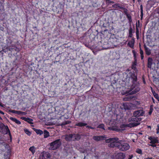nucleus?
Listing matches in <instances>:
<instances>
[{"mask_svg":"<svg viewBox=\"0 0 159 159\" xmlns=\"http://www.w3.org/2000/svg\"><path fill=\"white\" fill-rule=\"evenodd\" d=\"M61 125L62 126L66 125L65 121L63 122L61 124Z\"/></svg>","mask_w":159,"mask_h":159,"instance_id":"47","label":"nucleus"},{"mask_svg":"<svg viewBox=\"0 0 159 159\" xmlns=\"http://www.w3.org/2000/svg\"><path fill=\"white\" fill-rule=\"evenodd\" d=\"M93 138L94 140L98 141L106 139V137L103 136H94Z\"/></svg>","mask_w":159,"mask_h":159,"instance_id":"7","label":"nucleus"},{"mask_svg":"<svg viewBox=\"0 0 159 159\" xmlns=\"http://www.w3.org/2000/svg\"><path fill=\"white\" fill-rule=\"evenodd\" d=\"M134 104L135 105H138L140 104V103L139 102L135 101L134 102Z\"/></svg>","mask_w":159,"mask_h":159,"instance_id":"40","label":"nucleus"},{"mask_svg":"<svg viewBox=\"0 0 159 159\" xmlns=\"http://www.w3.org/2000/svg\"><path fill=\"white\" fill-rule=\"evenodd\" d=\"M139 29H138V26H137V25L136 26V34L137 37V38H138V36L139 35Z\"/></svg>","mask_w":159,"mask_h":159,"instance_id":"33","label":"nucleus"},{"mask_svg":"<svg viewBox=\"0 0 159 159\" xmlns=\"http://www.w3.org/2000/svg\"><path fill=\"white\" fill-rule=\"evenodd\" d=\"M143 16V13H141L140 17L141 19H142Z\"/></svg>","mask_w":159,"mask_h":159,"instance_id":"50","label":"nucleus"},{"mask_svg":"<svg viewBox=\"0 0 159 159\" xmlns=\"http://www.w3.org/2000/svg\"><path fill=\"white\" fill-rule=\"evenodd\" d=\"M131 78L133 80V82L134 83L137 80V75L134 74H133L131 75Z\"/></svg>","mask_w":159,"mask_h":159,"instance_id":"14","label":"nucleus"},{"mask_svg":"<svg viewBox=\"0 0 159 159\" xmlns=\"http://www.w3.org/2000/svg\"><path fill=\"white\" fill-rule=\"evenodd\" d=\"M154 139V138H153L152 137H149V138H148V139H149L151 141H152V140H153V139Z\"/></svg>","mask_w":159,"mask_h":159,"instance_id":"49","label":"nucleus"},{"mask_svg":"<svg viewBox=\"0 0 159 159\" xmlns=\"http://www.w3.org/2000/svg\"><path fill=\"white\" fill-rule=\"evenodd\" d=\"M140 46V53L141 55V58L142 59H143V51L141 49V48H140V45H139Z\"/></svg>","mask_w":159,"mask_h":159,"instance_id":"24","label":"nucleus"},{"mask_svg":"<svg viewBox=\"0 0 159 159\" xmlns=\"http://www.w3.org/2000/svg\"><path fill=\"white\" fill-rule=\"evenodd\" d=\"M146 159H150V158H147Z\"/></svg>","mask_w":159,"mask_h":159,"instance_id":"61","label":"nucleus"},{"mask_svg":"<svg viewBox=\"0 0 159 159\" xmlns=\"http://www.w3.org/2000/svg\"><path fill=\"white\" fill-rule=\"evenodd\" d=\"M26 114L25 113V112H22L20 111V115H25Z\"/></svg>","mask_w":159,"mask_h":159,"instance_id":"46","label":"nucleus"},{"mask_svg":"<svg viewBox=\"0 0 159 159\" xmlns=\"http://www.w3.org/2000/svg\"><path fill=\"white\" fill-rule=\"evenodd\" d=\"M24 131L25 133H26L27 135L29 136L30 135L31 133L30 132L28 129H24Z\"/></svg>","mask_w":159,"mask_h":159,"instance_id":"30","label":"nucleus"},{"mask_svg":"<svg viewBox=\"0 0 159 159\" xmlns=\"http://www.w3.org/2000/svg\"><path fill=\"white\" fill-rule=\"evenodd\" d=\"M137 61L135 60L134 62L133 63L132 65V69H134L135 68L136 66V65Z\"/></svg>","mask_w":159,"mask_h":159,"instance_id":"27","label":"nucleus"},{"mask_svg":"<svg viewBox=\"0 0 159 159\" xmlns=\"http://www.w3.org/2000/svg\"><path fill=\"white\" fill-rule=\"evenodd\" d=\"M26 121L30 123L31 121H33V120L31 119L28 118L27 119Z\"/></svg>","mask_w":159,"mask_h":159,"instance_id":"39","label":"nucleus"},{"mask_svg":"<svg viewBox=\"0 0 159 159\" xmlns=\"http://www.w3.org/2000/svg\"><path fill=\"white\" fill-rule=\"evenodd\" d=\"M133 155H129V158H128V159H133Z\"/></svg>","mask_w":159,"mask_h":159,"instance_id":"42","label":"nucleus"},{"mask_svg":"<svg viewBox=\"0 0 159 159\" xmlns=\"http://www.w3.org/2000/svg\"><path fill=\"white\" fill-rule=\"evenodd\" d=\"M130 47H132L134 46V43L132 41L129 42L128 44Z\"/></svg>","mask_w":159,"mask_h":159,"instance_id":"31","label":"nucleus"},{"mask_svg":"<svg viewBox=\"0 0 159 159\" xmlns=\"http://www.w3.org/2000/svg\"><path fill=\"white\" fill-rule=\"evenodd\" d=\"M0 106L3 107V106L2 105V103L1 102H0Z\"/></svg>","mask_w":159,"mask_h":159,"instance_id":"55","label":"nucleus"},{"mask_svg":"<svg viewBox=\"0 0 159 159\" xmlns=\"http://www.w3.org/2000/svg\"><path fill=\"white\" fill-rule=\"evenodd\" d=\"M15 48V47L12 46V45H11V46H8L7 47H6V49L7 50H9V51H11L12 50H13V49H14Z\"/></svg>","mask_w":159,"mask_h":159,"instance_id":"18","label":"nucleus"},{"mask_svg":"<svg viewBox=\"0 0 159 159\" xmlns=\"http://www.w3.org/2000/svg\"><path fill=\"white\" fill-rule=\"evenodd\" d=\"M152 58L149 57L148 59V67L151 68L152 64Z\"/></svg>","mask_w":159,"mask_h":159,"instance_id":"12","label":"nucleus"},{"mask_svg":"<svg viewBox=\"0 0 159 159\" xmlns=\"http://www.w3.org/2000/svg\"><path fill=\"white\" fill-rule=\"evenodd\" d=\"M132 29L131 27H130L129 30V34H132Z\"/></svg>","mask_w":159,"mask_h":159,"instance_id":"41","label":"nucleus"},{"mask_svg":"<svg viewBox=\"0 0 159 159\" xmlns=\"http://www.w3.org/2000/svg\"><path fill=\"white\" fill-rule=\"evenodd\" d=\"M11 112L17 114L19 115L20 114V111H16L13 110L11 111Z\"/></svg>","mask_w":159,"mask_h":159,"instance_id":"29","label":"nucleus"},{"mask_svg":"<svg viewBox=\"0 0 159 159\" xmlns=\"http://www.w3.org/2000/svg\"><path fill=\"white\" fill-rule=\"evenodd\" d=\"M157 127H158V128L157 129V133H158V130H159V125H157Z\"/></svg>","mask_w":159,"mask_h":159,"instance_id":"52","label":"nucleus"},{"mask_svg":"<svg viewBox=\"0 0 159 159\" xmlns=\"http://www.w3.org/2000/svg\"><path fill=\"white\" fill-rule=\"evenodd\" d=\"M118 140V138H111L106 139L105 142L107 143H110L108 145L109 147L111 148L116 147L119 149L120 145V140L117 142Z\"/></svg>","mask_w":159,"mask_h":159,"instance_id":"1","label":"nucleus"},{"mask_svg":"<svg viewBox=\"0 0 159 159\" xmlns=\"http://www.w3.org/2000/svg\"><path fill=\"white\" fill-rule=\"evenodd\" d=\"M154 144H149V145L150 146H151L152 147H156V145H155Z\"/></svg>","mask_w":159,"mask_h":159,"instance_id":"45","label":"nucleus"},{"mask_svg":"<svg viewBox=\"0 0 159 159\" xmlns=\"http://www.w3.org/2000/svg\"><path fill=\"white\" fill-rule=\"evenodd\" d=\"M148 127H150V126H149Z\"/></svg>","mask_w":159,"mask_h":159,"instance_id":"62","label":"nucleus"},{"mask_svg":"<svg viewBox=\"0 0 159 159\" xmlns=\"http://www.w3.org/2000/svg\"><path fill=\"white\" fill-rule=\"evenodd\" d=\"M0 119H2V118H1V117L0 116Z\"/></svg>","mask_w":159,"mask_h":159,"instance_id":"58","label":"nucleus"},{"mask_svg":"<svg viewBox=\"0 0 159 159\" xmlns=\"http://www.w3.org/2000/svg\"><path fill=\"white\" fill-rule=\"evenodd\" d=\"M108 129H109L111 130H115L116 131L122 132V131H123L125 130V129H118L116 127H108Z\"/></svg>","mask_w":159,"mask_h":159,"instance_id":"10","label":"nucleus"},{"mask_svg":"<svg viewBox=\"0 0 159 159\" xmlns=\"http://www.w3.org/2000/svg\"><path fill=\"white\" fill-rule=\"evenodd\" d=\"M107 1L108 2L110 3L113 4V3H114V2L111 1H110V0H107Z\"/></svg>","mask_w":159,"mask_h":159,"instance_id":"43","label":"nucleus"},{"mask_svg":"<svg viewBox=\"0 0 159 159\" xmlns=\"http://www.w3.org/2000/svg\"><path fill=\"white\" fill-rule=\"evenodd\" d=\"M44 135V138H46L48 137L49 136V133L46 130H45L44 131V132H43Z\"/></svg>","mask_w":159,"mask_h":159,"instance_id":"21","label":"nucleus"},{"mask_svg":"<svg viewBox=\"0 0 159 159\" xmlns=\"http://www.w3.org/2000/svg\"><path fill=\"white\" fill-rule=\"evenodd\" d=\"M133 0V1L134 2V1H135V0Z\"/></svg>","mask_w":159,"mask_h":159,"instance_id":"59","label":"nucleus"},{"mask_svg":"<svg viewBox=\"0 0 159 159\" xmlns=\"http://www.w3.org/2000/svg\"><path fill=\"white\" fill-rule=\"evenodd\" d=\"M134 98V96H130L128 97H126L124 98L123 99L125 101H129L131 99Z\"/></svg>","mask_w":159,"mask_h":159,"instance_id":"17","label":"nucleus"},{"mask_svg":"<svg viewBox=\"0 0 159 159\" xmlns=\"http://www.w3.org/2000/svg\"><path fill=\"white\" fill-rule=\"evenodd\" d=\"M61 144L60 139H57L49 144L50 147L49 149L51 150H55L58 148Z\"/></svg>","mask_w":159,"mask_h":159,"instance_id":"3","label":"nucleus"},{"mask_svg":"<svg viewBox=\"0 0 159 159\" xmlns=\"http://www.w3.org/2000/svg\"><path fill=\"white\" fill-rule=\"evenodd\" d=\"M153 110V109L152 107V106H151L149 111V115H151V114Z\"/></svg>","mask_w":159,"mask_h":159,"instance_id":"37","label":"nucleus"},{"mask_svg":"<svg viewBox=\"0 0 159 159\" xmlns=\"http://www.w3.org/2000/svg\"><path fill=\"white\" fill-rule=\"evenodd\" d=\"M153 95L154 96V97L156 98H157L158 100V98H159V97L158 96V94H157L155 92H154V93L153 92Z\"/></svg>","mask_w":159,"mask_h":159,"instance_id":"32","label":"nucleus"},{"mask_svg":"<svg viewBox=\"0 0 159 159\" xmlns=\"http://www.w3.org/2000/svg\"><path fill=\"white\" fill-rule=\"evenodd\" d=\"M142 119L140 117L134 116L133 115L131 118L129 119V121L134 122L125 125V126L130 128L137 126L140 124V123L139 122Z\"/></svg>","mask_w":159,"mask_h":159,"instance_id":"2","label":"nucleus"},{"mask_svg":"<svg viewBox=\"0 0 159 159\" xmlns=\"http://www.w3.org/2000/svg\"><path fill=\"white\" fill-rule=\"evenodd\" d=\"M34 130L37 134H39L40 135L43 133V131L40 129H35Z\"/></svg>","mask_w":159,"mask_h":159,"instance_id":"22","label":"nucleus"},{"mask_svg":"<svg viewBox=\"0 0 159 159\" xmlns=\"http://www.w3.org/2000/svg\"><path fill=\"white\" fill-rule=\"evenodd\" d=\"M6 159H9V157L8 156H7L6 157Z\"/></svg>","mask_w":159,"mask_h":159,"instance_id":"54","label":"nucleus"},{"mask_svg":"<svg viewBox=\"0 0 159 159\" xmlns=\"http://www.w3.org/2000/svg\"><path fill=\"white\" fill-rule=\"evenodd\" d=\"M2 125L4 126V127H5V129H6V133H5L6 134H7L8 133H9V135L10 136H11V133H10V131L8 127L7 126H4L3 124H2Z\"/></svg>","mask_w":159,"mask_h":159,"instance_id":"19","label":"nucleus"},{"mask_svg":"<svg viewBox=\"0 0 159 159\" xmlns=\"http://www.w3.org/2000/svg\"><path fill=\"white\" fill-rule=\"evenodd\" d=\"M132 34H129V37H131L132 36Z\"/></svg>","mask_w":159,"mask_h":159,"instance_id":"51","label":"nucleus"},{"mask_svg":"<svg viewBox=\"0 0 159 159\" xmlns=\"http://www.w3.org/2000/svg\"><path fill=\"white\" fill-rule=\"evenodd\" d=\"M29 150L34 154L35 152V148L34 146H32L29 148Z\"/></svg>","mask_w":159,"mask_h":159,"instance_id":"20","label":"nucleus"},{"mask_svg":"<svg viewBox=\"0 0 159 159\" xmlns=\"http://www.w3.org/2000/svg\"><path fill=\"white\" fill-rule=\"evenodd\" d=\"M75 125L79 127H81L86 126L87 125V124L83 122H79L76 123Z\"/></svg>","mask_w":159,"mask_h":159,"instance_id":"13","label":"nucleus"},{"mask_svg":"<svg viewBox=\"0 0 159 159\" xmlns=\"http://www.w3.org/2000/svg\"><path fill=\"white\" fill-rule=\"evenodd\" d=\"M158 101L159 102V98H158Z\"/></svg>","mask_w":159,"mask_h":159,"instance_id":"60","label":"nucleus"},{"mask_svg":"<svg viewBox=\"0 0 159 159\" xmlns=\"http://www.w3.org/2000/svg\"><path fill=\"white\" fill-rule=\"evenodd\" d=\"M72 134L66 135V136L65 139L67 141H72Z\"/></svg>","mask_w":159,"mask_h":159,"instance_id":"11","label":"nucleus"},{"mask_svg":"<svg viewBox=\"0 0 159 159\" xmlns=\"http://www.w3.org/2000/svg\"><path fill=\"white\" fill-rule=\"evenodd\" d=\"M50 157V155L49 153L43 152L40 155L39 159H49Z\"/></svg>","mask_w":159,"mask_h":159,"instance_id":"6","label":"nucleus"},{"mask_svg":"<svg viewBox=\"0 0 159 159\" xmlns=\"http://www.w3.org/2000/svg\"><path fill=\"white\" fill-rule=\"evenodd\" d=\"M139 134H142V133H141L139 132Z\"/></svg>","mask_w":159,"mask_h":159,"instance_id":"57","label":"nucleus"},{"mask_svg":"<svg viewBox=\"0 0 159 159\" xmlns=\"http://www.w3.org/2000/svg\"><path fill=\"white\" fill-rule=\"evenodd\" d=\"M0 113L3 115H4V113L3 111H2L0 110Z\"/></svg>","mask_w":159,"mask_h":159,"instance_id":"53","label":"nucleus"},{"mask_svg":"<svg viewBox=\"0 0 159 159\" xmlns=\"http://www.w3.org/2000/svg\"><path fill=\"white\" fill-rule=\"evenodd\" d=\"M140 7L141 13H143V6L142 4L141 5Z\"/></svg>","mask_w":159,"mask_h":159,"instance_id":"38","label":"nucleus"},{"mask_svg":"<svg viewBox=\"0 0 159 159\" xmlns=\"http://www.w3.org/2000/svg\"><path fill=\"white\" fill-rule=\"evenodd\" d=\"M130 148L129 145L126 143L124 142L122 140H120V145L119 149L121 151H126Z\"/></svg>","mask_w":159,"mask_h":159,"instance_id":"4","label":"nucleus"},{"mask_svg":"<svg viewBox=\"0 0 159 159\" xmlns=\"http://www.w3.org/2000/svg\"><path fill=\"white\" fill-rule=\"evenodd\" d=\"M86 127L87 128H90L91 129H94V128L92 127L91 126H89V125H87V126L86 125Z\"/></svg>","mask_w":159,"mask_h":159,"instance_id":"44","label":"nucleus"},{"mask_svg":"<svg viewBox=\"0 0 159 159\" xmlns=\"http://www.w3.org/2000/svg\"><path fill=\"white\" fill-rule=\"evenodd\" d=\"M122 9L123 10L126 16L129 15L128 14L127 10L126 8L123 7L122 8Z\"/></svg>","mask_w":159,"mask_h":159,"instance_id":"28","label":"nucleus"},{"mask_svg":"<svg viewBox=\"0 0 159 159\" xmlns=\"http://www.w3.org/2000/svg\"><path fill=\"white\" fill-rule=\"evenodd\" d=\"M114 7L115 8H119L122 9V8H123V7H120V6L119 4H116L114 5Z\"/></svg>","mask_w":159,"mask_h":159,"instance_id":"25","label":"nucleus"},{"mask_svg":"<svg viewBox=\"0 0 159 159\" xmlns=\"http://www.w3.org/2000/svg\"><path fill=\"white\" fill-rule=\"evenodd\" d=\"M125 157V154L122 152L117 153L115 156V159H123Z\"/></svg>","mask_w":159,"mask_h":159,"instance_id":"8","label":"nucleus"},{"mask_svg":"<svg viewBox=\"0 0 159 159\" xmlns=\"http://www.w3.org/2000/svg\"><path fill=\"white\" fill-rule=\"evenodd\" d=\"M98 127L102 129H104V125L103 124H101V125H100L98 126Z\"/></svg>","mask_w":159,"mask_h":159,"instance_id":"35","label":"nucleus"},{"mask_svg":"<svg viewBox=\"0 0 159 159\" xmlns=\"http://www.w3.org/2000/svg\"><path fill=\"white\" fill-rule=\"evenodd\" d=\"M141 0H138V2H141Z\"/></svg>","mask_w":159,"mask_h":159,"instance_id":"56","label":"nucleus"},{"mask_svg":"<svg viewBox=\"0 0 159 159\" xmlns=\"http://www.w3.org/2000/svg\"><path fill=\"white\" fill-rule=\"evenodd\" d=\"M66 125L68 124H70V122L69 121H65Z\"/></svg>","mask_w":159,"mask_h":159,"instance_id":"48","label":"nucleus"},{"mask_svg":"<svg viewBox=\"0 0 159 159\" xmlns=\"http://www.w3.org/2000/svg\"><path fill=\"white\" fill-rule=\"evenodd\" d=\"M158 142V140L154 138L153 140L150 142V143H151L155 144V143H157Z\"/></svg>","mask_w":159,"mask_h":159,"instance_id":"23","label":"nucleus"},{"mask_svg":"<svg viewBox=\"0 0 159 159\" xmlns=\"http://www.w3.org/2000/svg\"><path fill=\"white\" fill-rule=\"evenodd\" d=\"M72 141L79 140L81 138L80 135L78 134H72Z\"/></svg>","mask_w":159,"mask_h":159,"instance_id":"9","label":"nucleus"},{"mask_svg":"<svg viewBox=\"0 0 159 159\" xmlns=\"http://www.w3.org/2000/svg\"><path fill=\"white\" fill-rule=\"evenodd\" d=\"M127 18H128L129 22L130 23V24H131V23L132 22V20L131 19V16L130 15H129L127 16Z\"/></svg>","mask_w":159,"mask_h":159,"instance_id":"26","label":"nucleus"},{"mask_svg":"<svg viewBox=\"0 0 159 159\" xmlns=\"http://www.w3.org/2000/svg\"><path fill=\"white\" fill-rule=\"evenodd\" d=\"M136 152L137 153L140 154H141L142 153V150L139 149H137L136 151Z\"/></svg>","mask_w":159,"mask_h":159,"instance_id":"34","label":"nucleus"},{"mask_svg":"<svg viewBox=\"0 0 159 159\" xmlns=\"http://www.w3.org/2000/svg\"><path fill=\"white\" fill-rule=\"evenodd\" d=\"M144 114V112L143 109H140L134 111L133 113V115L134 116L140 117V116H143Z\"/></svg>","mask_w":159,"mask_h":159,"instance_id":"5","label":"nucleus"},{"mask_svg":"<svg viewBox=\"0 0 159 159\" xmlns=\"http://www.w3.org/2000/svg\"><path fill=\"white\" fill-rule=\"evenodd\" d=\"M10 119L13 121L15 122L17 124H20L21 123V122L20 121L17 120L16 118H13L12 117H11L10 118Z\"/></svg>","mask_w":159,"mask_h":159,"instance_id":"16","label":"nucleus"},{"mask_svg":"<svg viewBox=\"0 0 159 159\" xmlns=\"http://www.w3.org/2000/svg\"><path fill=\"white\" fill-rule=\"evenodd\" d=\"M140 90V89L139 88L137 87L135 90H134L133 92H134V93H136L138 92Z\"/></svg>","mask_w":159,"mask_h":159,"instance_id":"36","label":"nucleus"},{"mask_svg":"<svg viewBox=\"0 0 159 159\" xmlns=\"http://www.w3.org/2000/svg\"><path fill=\"white\" fill-rule=\"evenodd\" d=\"M144 47L145 48L146 54L148 55H150L151 53V51L150 50L146 47V45L145 44L144 45Z\"/></svg>","mask_w":159,"mask_h":159,"instance_id":"15","label":"nucleus"}]
</instances>
